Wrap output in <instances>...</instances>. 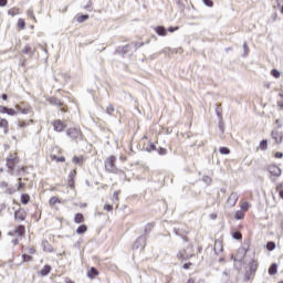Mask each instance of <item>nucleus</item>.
Wrapping results in <instances>:
<instances>
[{
    "instance_id": "nucleus-38",
    "label": "nucleus",
    "mask_w": 283,
    "mask_h": 283,
    "mask_svg": "<svg viewBox=\"0 0 283 283\" xmlns=\"http://www.w3.org/2000/svg\"><path fill=\"white\" fill-rule=\"evenodd\" d=\"M7 114L8 116H17L18 112L14 111L13 108H8Z\"/></svg>"
},
{
    "instance_id": "nucleus-26",
    "label": "nucleus",
    "mask_w": 283,
    "mask_h": 283,
    "mask_svg": "<svg viewBox=\"0 0 283 283\" xmlns=\"http://www.w3.org/2000/svg\"><path fill=\"white\" fill-rule=\"evenodd\" d=\"M21 202L22 205H28L30 202V195H22Z\"/></svg>"
},
{
    "instance_id": "nucleus-49",
    "label": "nucleus",
    "mask_w": 283,
    "mask_h": 283,
    "mask_svg": "<svg viewBox=\"0 0 283 283\" xmlns=\"http://www.w3.org/2000/svg\"><path fill=\"white\" fill-rule=\"evenodd\" d=\"M21 114H30V108H22Z\"/></svg>"
},
{
    "instance_id": "nucleus-8",
    "label": "nucleus",
    "mask_w": 283,
    "mask_h": 283,
    "mask_svg": "<svg viewBox=\"0 0 283 283\" xmlns=\"http://www.w3.org/2000/svg\"><path fill=\"white\" fill-rule=\"evenodd\" d=\"M272 139L274 140V143H275L276 145H281V143H282V140H283V133L280 132V130L274 129V130L272 132Z\"/></svg>"
},
{
    "instance_id": "nucleus-31",
    "label": "nucleus",
    "mask_w": 283,
    "mask_h": 283,
    "mask_svg": "<svg viewBox=\"0 0 283 283\" xmlns=\"http://www.w3.org/2000/svg\"><path fill=\"white\" fill-rule=\"evenodd\" d=\"M18 28H20V30H23V28H25V20L19 19L18 20Z\"/></svg>"
},
{
    "instance_id": "nucleus-64",
    "label": "nucleus",
    "mask_w": 283,
    "mask_h": 283,
    "mask_svg": "<svg viewBox=\"0 0 283 283\" xmlns=\"http://www.w3.org/2000/svg\"><path fill=\"white\" fill-rule=\"evenodd\" d=\"M70 187L72 188V187H74V185L71 184Z\"/></svg>"
},
{
    "instance_id": "nucleus-27",
    "label": "nucleus",
    "mask_w": 283,
    "mask_h": 283,
    "mask_svg": "<svg viewBox=\"0 0 283 283\" xmlns=\"http://www.w3.org/2000/svg\"><path fill=\"white\" fill-rule=\"evenodd\" d=\"M22 54H29V56H32V48H30V45L24 46Z\"/></svg>"
},
{
    "instance_id": "nucleus-28",
    "label": "nucleus",
    "mask_w": 283,
    "mask_h": 283,
    "mask_svg": "<svg viewBox=\"0 0 283 283\" xmlns=\"http://www.w3.org/2000/svg\"><path fill=\"white\" fill-rule=\"evenodd\" d=\"M73 163L75 165H83V157H73Z\"/></svg>"
},
{
    "instance_id": "nucleus-45",
    "label": "nucleus",
    "mask_w": 283,
    "mask_h": 283,
    "mask_svg": "<svg viewBox=\"0 0 283 283\" xmlns=\"http://www.w3.org/2000/svg\"><path fill=\"white\" fill-rule=\"evenodd\" d=\"M177 30H180V27H170L168 29V32L172 33V32H176Z\"/></svg>"
},
{
    "instance_id": "nucleus-34",
    "label": "nucleus",
    "mask_w": 283,
    "mask_h": 283,
    "mask_svg": "<svg viewBox=\"0 0 283 283\" xmlns=\"http://www.w3.org/2000/svg\"><path fill=\"white\" fill-rule=\"evenodd\" d=\"M232 238H233L234 240H242V233H240V232H233V233H232Z\"/></svg>"
},
{
    "instance_id": "nucleus-3",
    "label": "nucleus",
    "mask_w": 283,
    "mask_h": 283,
    "mask_svg": "<svg viewBox=\"0 0 283 283\" xmlns=\"http://www.w3.org/2000/svg\"><path fill=\"white\" fill-rule=\"evenodd\" d=\"M14 165H19V157L17 154H12L7 158V167L12 171L14 169Z\"/></svg>"
},
{
    "instance_id": "nucleus-55",
    "label": "nucleus",
    "mask_w": 283,
    "mask_h": 283,
    "mask_svg": "<svg viewBox=\"0 0 283 283\" xmlns=\"http://www.w3.org/2000/svg\"><path fill=\"white\" fill-rule=\"evenodd\" d=\"M2 101H8V95L7 94L2 95Z\"/></svg>"
},
{
    "instance_id": "nucleus-33",
    "label": "nucleus",
    "mask_w": 283,
    "mask_h": 283,
    "mask_svg": "<svg viewBox=\"0 0 283 283\" xmlns=\"http://www.w3.org/2000/svg\"><path fill=\"white\" fill-rule=\"evenodd\" d=\"M271 74H272V76H274V78H280V76L282 75L281 73H280V71H277V70H272L271 71Z\"/></svg>"
},
{
    "instance_id": "nucleus-57",
    "label": "nucleus",
    "mask_w": 283,
    "mask_h": 283,
    "mask_svg": "<svg viewBox=\"0 0 283 283\" xmlns=\"http://www.w3.org/2000/svg\"><path fill=\"white\" fill-rule=\"evenodd\" d=\"M220 191H221V193H227V189L226 188H221Z\"/></svg>"
},
{
    "instance_id": "nucleus-47",
    "label": "nucleus",
    "mask_w": 283,
    "mask_h": 283,
    "mask_svg": "<svg viewBox=\"0 0 283 283\" xmlns=\"http://www.w3.org/2000/svg\"><path fill=\"white\" fill-rule=\"evenodd\" d=\"M243 50H244V54L247 56L249 54V46L247 45V43L243 44Z\"/></svg>"
},
{
    "instance_id": "nucleus-60",
    "label": "nucleus",
    "mask_w": 283,
    "mask_h": 283,
    "mask_svg": "<svg viewBox=\"0 0 283 283\" xmlns=\"http://www.w3.org/2000/svg\"><path fill=\"white\" fill-rule=\"evenodd\" d=\"M65 283H74V282L72 280H70V279H66Z\"/></svg>"
},
{
    "instance_id": "nucleus-20",
    "label": "nucleus",
    "mask_w": 283,
    "mask_h": 283,
    "mask_svg": "<svg viewBox=\"0 0 283 283\" xmlns=\"http://www.w3.org/2000/svg\"><path fill=\"white\" fill-rule=\"evenodd\" d=\"M87 19H90V15H88V14L77 15V17H76V22H77V23H83L84 21H87Z\"/></svg>"
},
{
    "instance_id": "nucleus-7",
    "label": "nucleus",
    "mask_w": 283,
    "mask_h": 283,
    "mask_svg": "<svg viewBox=\"0 0 283 283\" xmlns=\"http://www.w3.org/2000/svg\"><path fill=\"white\" fill-rule=\"evenodd\" d=\"M52 125L54 127V130L59 132V133L65 132V127H67V125L65 123H63V120H61V119L53 122Z\"/></svg>"
},
{
    "instance_id": "nucleus-30",
    "label": "nucleus",
    "mask_w": 283,
    "mask_h": 283,
    "mask_svg": "<svg viewBox=\"0 0 283 283\" xmlns=\"http://www.w3.org/2000/svg\"><path fill=\"white\" fill-rule=\"evenodd\" d=\"M32 123H33L32 119H30L29 122H20L19 123V127H21L23 129V128L28 127V125H30Z\"/></svg>"
},
{
    "instance_id": "nucleus-6",
    "label": "nucleus",
    "mask_w": 283,
    "mask_h": 283,
    "mask_svg": "<svg viewBox=\"0 0 283 283\" xmlns=\"http://www.w3.org/2000/svg\"><path fill=\"white\" fill-rule=\"evenodd\" d=\"M239 198L240 195H238V192H231L227 199V205L229 207H235V205H238Z\"/></svg>"
},
{
    "instance_id": "nucleus-32",
    "label": "nucleus",
    "mask_w": 283,
    "mask_h": 283,
    "mask_svg": "<svg viewBox=\"0 0 283 283\" xmlns=\"http://www.w3.org/2000/svg\"><path fill=\"white\" fill-rule=\"evenodd\" d=\"M250 271H252V272L258 271V263H256L255 261H252V262H251Z\"/></svg>"
},
{
    "instance_id": "nucleus-16",
    "label": "nucleus",
    "mask_w": 283,
    "mask_h": 283,
    "mask_svg": "<svg viewBox=\"0 0 283 283\" xmlns=\"http://www.w3.org/2000/svg\"><path fill=\"white\" fill-rule=\"evenodd\" d=\"M84 221H85V218L83 217V214H81V213L75 214V217H74L75 224H81V222H84Z\"/></svg>"
},
{
    "instance_id": "nucleus-13",
    "label": "nucleus",
    "mask_w": 283,
    "mask_h": 283,
    "mask_svg": "<svg viewBox=\"0 0 283 283\" xmlns=\"http://www.w3.org/2000/svg\"><path fill=\"white\" fill-rule=\"evenodd\" d=\"M0 127L4 129V134H8V120L0 117Z\"/></svg>"
},
{
    "instance_id": "nucleus-53",
    "label": "nucleus",
    "mask_w": 283,
    "mask_h": 283,
    "mask_svg": "<svg viewBox=\"0 0 283 283\" xmlns=\"http://www.w3.org/2000/svg\"><path fill=\"white\" fill-rule=\"evenodd\" d=\"M9 14H11V17H14V14L17 13L14 12V10H9Z\"/></svg>"
},
{
    "instance_id": "nucleus-61",
    "label": "nucleus",
    "mask_w": 283,
    "mask_h": 283,
    "mask_svg": "<svg viewBox=\"0 0 283 283\" xmlns=\"http://www.w3.org/2000/svg\"><path fill=\"white\" fill-rule=\"evenodd\" d=\"M150 149H156V146L154 144H150Z\"/></svg>"
},
{
    "instance_id": "nucleus-44",
    "label": "nucleus",
    "mask_w": 283,
    "mask_h": 283,
    "mask_svg": "<svg viewBox=\"0 0 283 283\" xmlns=\"http://www.w3.org/2000/svg\"><path fill=\"white\" fill-rule=\"evenodd\" d=\"M0 114H8V107L0 106Z\"/></svg>"
},
{
    "instance_id": "nucleus-39",
    "label": "nucleus",
    "mask_w": 283,
    "mask_h": 283,
    "mask_svg": "<svg viewBox=\"0 0 283 283\" xmlns=\"http://www.w3.org/2000/svg\"><path fill=\"white\" fill-rule=\"evenodd\" d=\"M202 181L206 182V185H211V177L209 176H203Z\"/></svg>"
},
{
    "instance_id": "nucleus-12",
    "label": "nucleus",
    "mask_w": 283,
    "mask_h": 283,
    "mask_svg": "<svg viewBox=\"0 0 283 283\" xmlns=\"http://www.w3.org/2000/svg\"><path fill=\"white\" fill-rule=\"evenodd\" d=\"M155 32L158 36H165L167 34V29H165V27H156Z\"/></svg>"
},
{
    "instance_id": "nucleus-10",
    "label": "nucleus",
    "mask_w": 283,
    "mask_h": 283,
    "mask_svg": "<svg viewBox=\"0 0 283 283\" xmlns=\"http://www.w3.org/2000/svg\"><path fill=\"white\" fill-rule=\"evenodd\" d=\"M14 218H15V220H20V221L25 220V211H23V210L15 211Z\"/></svg>"
},
{
    "instance_id": "nucleus-40",
    "label": "nucleus",
    "mask_w": 283,
    "mask_h": 283,
    "mask_svg": "<svg viewBox=\"0 0 283 283\" xmlns=\"http://www.w3.org/2000/svg\"><path fill=\"white\" fill-rule=\"evenodd\" d=\"M114 210V206L112 205H104V211H113Z\"/></svg>"
},
{
    "instance_id": "nucleus-41",
    "label": "nucleus",
    "mask_w": 283,
    "mask_h": 283,
    "mask_svg": "<svg viewBox=\"0 0 283 283\" xmlns=\"http://www.w3.org/2000/svg\"><path fill=\"white\" fill-rule=\"evenodd\" d=\"M50 205H56V202H59V198L56 197H52L50 200H49Z\"/></svg>"
},
{
    "instance_id": "nucleus-5",
    "label": "nucleus",
    "mask_w": 283,
    "mask_h": 283,
    "mask_svg": "<svg viewBox=\"0 0 283 283\" xmlns=\"http://www.w3.org/2000/svg\"><path fill=\"white\" fill-rule=\"evenodd\" d=\"M66 136L73 140H78V138H81V130L78 128H69L66 130Z\"/></svg>"
},
{
    "instance_id": "nucleus-58",
    "label": "nucleus",
    "mask_w": 283,
    "mask_h": 283,
    "mask_svg": "<svg viewBox=\"0 0 283 283\" xmlns=\"http://www.w3.org/2000/svg\"><path fill=\"white\" fill-rule=\"evenodd\" d=\"M15 109L19 111V112L22 111L21 106H19V105L15 106Z\"/></svg>"
},
{
    "instance_id": "nucleus-29",
    "label": "nucleus",
    "mask_w": 283,
    "mask_h": 283,
    "mask_svg": "<svg viewBox=\"0 0 283 283\" xmlns=\"http://www.w3.org/2000/svg\"><path fill=\"white\" fill-rule=\"evenodd\" d=\"M266 249H268V251H274L275 242H273V241L268 242Z\"/></svg>"
},
{
    "instance_id": "nucleus-50",
    "label": "nucleus",
    "mask_w": 283,
    "mask_h": 283,
    "mask_svg": "<svg viewBox=\"0 0 283 283\" xmlns=\"http://www.w3.org/2000/svg\"><path fill=\"white\" fill-rule=\"evenodd\" d=\"M275 158H283V154L282 153H275Z\"/></svg>"
},
{
    "instance_id": "nucleus-23",
    "label": "nucleus",
    "mask_w": 283,
    "mask_h": 283,
    "mask_svg": "<svg viewBox=\"0 0 283 283\" xmlns=\"http://www.w3.org/2000/svg\"><path fill=\"white\" fill-rule=\"evenodd\" d=\"M242 218H244V211L238 210V211L234 213V219H235V220H242Z\"/></svg>"
},
{
    "instance_id": "nucleus-21",
    "label": "nucleus",
    "mask_w": 283,
    "mask_h": 283,
    "mask_svg": "<svg viewBox=\"0 0 283 283\" xmlns=\"http://www.w3.org/2000/svg\"><path fill=\"white\" fill-rule=\"evenodd\" d=\"M50 271H52V268L50 265H45L40 273L42 276H45L50 273Z\"/></svg>"
},
{
    "instance_id": "nucleus-56",
    "label": "nucleus",
    "mask_w": 283,
    "mask_h": 283,
    "mask_svg": "<svg viewBox=\"0 0 283 283\" xmlns=\"http://www.w3.org/2000/svg\"><path fill=\"white\" fill-rule=\"evenodd\" d=\"M175 233H176V235H180V231L176 228H175Z\"/></svg>"
},
{
    "instance_id": "nucleus-25",
    "label": "nucleus",
    "mask_w": 283,
    "mask_h": 283,
    "mask_svg": "<svg viewBox=\"0 0 283 283\" xmlns=\"http://www.w3.org/2000/svg\"><path fill=\"white\" fill-rule=\"evenodd\" d=\"M266 147H269V142L268 140H262L259 144V149H261L262 151H264L266 149Z\"/></svg>"
},
{
    "instance_id": "nucleus-36",
    "label": "nucleus",
    "mask_w": 283,
    "mask_h": 283,
    "mask_svg": "<svg viewBox=\"0 0 283 283\" xmlns=\"http://www.w3.org/2000/svg\"><path fill=\"white\" fill-rule=\"evenodd\" d=\"M249 202H243V203H241V211H249Z\"/></svg>"
},
{
    "instance_id": "nucleus-2",
    "label": "nucleus",
    "mask_w": 283,
    "mask_h": 283,
    "mask_svg": "<svg viewBox=\"0 0 283 283\" xmlns=\"http://www.w3.org/2000/svg\"><path fill=\"white\" fill-rule=\"evenodd\" d=\"M114 163H116L115 156H111L105 160L106 171H111V174H114V171H116V165Z\"/></svg>"
},
{
    "instance_id": "nucleus-35",
    "label": "nucleus",
    "mask_w": 283,
    "mask_h": 283,
    "mask_svg": "<svg viewBox=\"0 0 283 283\" xmlns=\"http://www.w3.org/2000/svg\"><path fill=\"white\" fill-rule=\"evenodd\" d=\"M202 3L207 6V8H213V1L211 0H202Z\"/></svg>"
},
{
    "instance_id": "nucleus-59",
    "label": "nucleus",
    "mask_w": 283,
    "mask_h": 283,
    "mask_svg": "<svg viewBox=\"0 0 283 283\" xmlns=\"http://www.w3.org/2000/svg\"><path fill=\"white\" fill-rule=\"evenodd\" d=\"M12 242L13 244H19V239H14Z\"/></svg>"
},
{
    "instance_id": "nucleus-19",
    "label": "nucleus",
    "mask_w": 283,
    "mask_h": 283,
    "mask_svg": "<svg viewBox=\"0 0 283 283\" xmlns=\"http://www.w3.org/2000/svg\"><path fill=\"white\" fill-rule=\"evenodd\" d=\"M275 273H277V264L273 263L270 269H269V274L270 275H275Z\"/></svg>"
},
{
    "instance_id": "nucleus-9",
    "label": "nucleus",
    "mask_w": 283,
    "mask_h": 283,
    "mask_svg": "<svg viewBox=\"0 0 283 283\" xmlns=\"http://www.w3.org/2000/svg\"><path fill=\"white\" fill-rule=\"evenodd\" d=\"M15 235H18L19 238H23V235H25V227L23 226H18L14 230Z\"/></svg>"
},
{
    "instance_id": "nucleus-14",
    "label": "nucleus",
    "mask_w": 283,
    "mask_h": 283,
    "mask_svg": "<svg viewBox=\"0 0 283 283\" xmlns=\"http://www.w3.org/2000/svg\"><path fill=\"white\" fill-rule=\"evenodd\" d=\"M27 17H29L30 19H32V21H34V23H36V17H34V9L32 7L28 9Z\"/></svg>"
},
{
    "instance_id": "nucleus-52",
    "label": "nucleus",
    "mask_w": 283,
    "mask_h": 283,
    "mask_svg": "<svg viewBox=\"0 0 283 283\" xmlns=\"http://www.w3.org/2000/svg\"><path fill=\"white\" fill-rule=\"evenodd\" d=\"M189 266H191V263H185L184 264V269H186V270L189 269Z\"/></svg>"
},
{
    "instance_id": "nucleus-63",
    "label": "nucleus",
    "mask_w": 283,
    "mask_h": 283,
    "mask_svg": "<svg viewBox=\"0 0 283 283\" xmlns=\"http://www.w3.org/2000/svg\"><path fill=\"white\" fill-rule=\"evenodd\" d=\"M279 107H283V102H279Z\"/></svg>"
},
{
    "instance_id": "nucleus-43",
    "label": "nucleus",
    "mask_w": 283,
    "mask_h": 283,
    "mask_svg": "<svg viewBox=\"0 0 283 283\" xmlns=\"http://www.w3.org/2000/svg\"><path fill=\"white\" fill-rule=\"evenodd\" d=\"M23 260H24V262H32V256L28 255V254H24Z\"/></svg>"
},
{
    "instance_id": "nucleus-51",
    "label": "nucleus",
    "mask_w": 283,
    "mask_h": 283,
    "mask_svg": "<svg viewBox=\"0 0 283 283\" xmlns=\"http://www.w3.org/2000/svg\"><path fill=\"white\" fill-rule=\"evenodd\" d=\"M275 123H276V126H277V127H282V120L276 119V122H275Z\"/></svg>"
},
{
    "instance_id": "nucleus-18",
    "label": "nucleus",
    "mask_w": 283,
    "mask_h": 283,
    "mask_svg": "<svg viewBox=\"0 0 283 283\" xmlns=\"http://www.w3.org/2000/svg\"><path fill=\"white\" fill-rule=\"evenodd\" d=\"M222 251V242L216 241L214 242V253H221Z\"/></svg>"
},
{
    "instance_id": "nucleus-42",
    "label": "nucleus",
    "mask_w": 283,
    "mask_h": 283,
    "mask_svg": "<svg viewBox=\"0 0 283 283\" xmlns=\"http://www.w3.org/2000/svg\"><path fill=\"white\" fill-rule=\"evenodd\" d=\"M0 187H1V189H7V191L10 189V188H8V182L7 181L0 182Z\"/></svg>"
},
{
    "instance_id": "nucleus-17",
    "label": "nucleus",
    "mask_w": 283,
    "mask_h": 283,
    "mask_svg": "<svg viewBox=\"0 0 283 283\" xmlns=\"http://www.w3.org/2000/svg\"><path fill=\"white\" fill-rule=\"evenodd\" d=\"M87 231V226H85V224H82V226H80L77 229H76V233L78 234V235H83V233H85Z\"/></svg>"
},
{
    "instance_id": "nucleus-24",
    "label": "nucleus",
    "mask_w": 283,
    "mask_h": 283,
    "mask_svg": "<svg viewBox=\"0 0 283 283\" xmlns=\"http://www.w3.org/2000/svg\"><path fill=\"white\" fill-rule=\"evenodd\" d=\"M238 255H240V260H242V258L247 255V248H243V247L239 248Z\"/></svg>"
},
{
    "instance_id": "nucleus-37",
    "label": "nucleus",
    "mask_w": 283,
    "mask_h": 283,
    "mask_svg": "<svg viewBox=\"0 0 283 283\" xmlns=\"http://www.w3.org/2000/svg\"><path fill=\"white\" fill-rule=\"evenodd\" d=\"M106 114H108L109 116H112L114 114V107L112 105H108L106 107Z\"/></svg>"
},
{
    "instance_id": "nucleus-54",
    "label": "nucleus",
    "mask_w": 283,
    "mask_h": 283,
    "mask_svg": "<svg viewBox=\"0 0 283 283\" xmlns=\"http://www.w3.org/2000/svg\"><path fill=\"white\" fill-rule=\"evenodd\" d=\"M113 196H114V198H115L116 200H118V192L115 191V192L113 193Z\"/></svg>"
},
{
    "instance_id": "nucleus-22",
    "label": "nucleus",
    "mask_w": 283,
    "mask_h": 283,
    "mask_svg": "<svg viewBox=\"0 0 283 283\" xmlns=\"http://www.w3.org/2000/svg\"><path fill=\"white\" fill-rule=\"evenodd\" d=\"M219 154H221L222 156H229V154H231V150H229V148L227 147H220Z\"/></svg>"
},
{
    "instance_id": "nucleus-4",
    "label": "nucleus",
    "mask_w": 283,
    "mask_h": 283,
    "mask_svg": "<svg viewBox=\"0 0 283 283\" xmlns=\"http://www.w3.org/2000/svg\"><path fill=\"white\" fill-rule=\"evenodd\" d=\"M268 171L274 178H280L282 176V169L280 167H277L276 165H270L268 167Z\"/></svg>"
},
{
    "instance_id": "nucleus-11",
    "label": "nucleus",
    "mask_w": 283,
    "mask_h": 283,
    "mask_svg": "<svg viewBox=\"0 0 283 283\" xmlns=\"http://www.w3.org/2000/svg\"><path fill=\"white\" fill-rule=\"evenodd\" d=\"M23 187H25V184L19 182L18 188H9L6 192L9 195L17 193V191H19V189H23Z\"/></svg>"
},
{
    "instance_id": "nucleus-15",
    "label": "nucleus",
    "mask_w": 283,
    "mask_h": 283,
    "mask_svg": "<svg viewBox=\"0 0 283 283\" xmlns=\"http://www.w3.org/2000/svg\"><path fill=\"white\" fill-rule=\"evenodd\" d=\"M98 275V271L95 268H91V270L87 272V277L91 280L96 277Z\"/></svg>"
},
{
    "instance_id": "nucleus-1",
    "label": "nucleus",
    "mask_w": 283,
    "mask_h": 283,
    "mask_svg": "<svg viewBox=\"0 0 283 283\" xmlns=\"http://www.w3.org/2000/svg\"><path fill=\"white\" fill-rule=\"evenodd\" d=\"M147 244V239L145 237H139L133 244V251H144Z\"/></svg>"
},
{
    "instance_id": "nucleus-62",
    "label": "nucleus",
    "mask_w": 283,
    "mask_h": 283,
    "mask_svg": "<svg viewBox=\"0 0 283 283\" xmlns=\"http://www.w3.org/2000/svg\"><path fill=\"white\" fill-rule=\"evenodd\" d=\"M280 198L283 199V190L280 191Z\"/></svg>"
},
{
    "instance_id": "nucleus-46",
    "label": "nucleus",
    "mask_w": 283,
    "mask_h": 283,
    "mask_svg": "<svg viewBox=\"0 0 283 283\" xmlns=\"http://www.w3.org/2000/svg\"><path fill=\"white\" fill-rule=\"evenodd\" d=\"M8 0H0V8H6Z\"/></svg>"
},
{
    "instance_id": "nucleus-48",
    "label": "nucleus",
    "mask_w": 283,
    "mask_h": 283,
    "mask_svg": "<svg viewBox=\"0 0 283 283\" xmlns=\"http://www.w3.org/2000/svg\"><path fill=\"white\" fill-rule=\"evenodd\" d=\"M56 163H65V157H55Z\"/></svg>"
}]
</instances>
